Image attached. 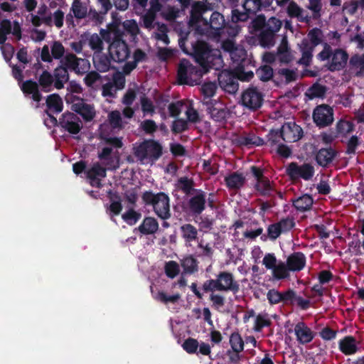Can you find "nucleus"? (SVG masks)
<instances>
[{
    "instance_id": "obj_1",
    "label": "nucleus",
    "mask_w": 364,
    "mask_h": 364,
    "mask_svg": "<svg viewBox=\"0 0 364 364\" xmlns=\"http://www.w3.org/2000/svg\"><path fill=\"white\" fill-rule=\"evenodd\" d=\"M282 26V21L271 17L267 21L264 14L255 17L251 22L252 33H255L259 44L263 48H269L275 43L277 33Z\"/></svg>"
},
{
    "instance_id": "obj_2",
    "label": "nucleus",
    "mask_w": 364,
    "mask_h": 364,
    "mask_svg": "<svg viewBox=\"0 0 364 364\" xmlns=\"http://www.w3.org/2000/svg\"><path fill=\"white\" fill-rule=\"evenodd\" d=\"M188 35L189 32H181L178 46L184 53L191 54L196 62L201 67L203 73H207L210 68L214 65L213 62L216 58V55L213 53V49L209 44L203 41L192 43V52L191 53L186 46Z\"/></svg>"
},
{
    "instance_id": "obj_3",
    "label": "nucleus",
    "mask_w": 364,
    "mask_h": 364,
    "mask_svg": "<svg viewBox=\"0 0 364 364\" xmlns=\"http://www.w3.org/2000/svg\"><path fill=\"white\" fill-rule=\"evenodd\" d=\"M100 35L105 42L109 43V55L117 63L124 62L130 55V50L124 39V33L119 28L114 27L110 30L100 31Z\"/></svg>"
},
{
    "instance_id": "obj_4",
    "label": "nucleus",
    "mask_w": 364,
    "mask_h": 364,
    "mask_svg": "<svg viewBox=\"0 0 364 364\" xmlns=\"http://www.w3.org/2000/svg\"><path fill=\"white\" fill-rule=\"evenodd\" d=\"M141 199L145 205L152 207L153 211L160 219L166 220L171 217L170 198L167 193L146 191L142 193Z\"/></svg>"
},
{
    "instance_id": "obj_5",
    "label": "nucleus",
    "mask_w": 364,
    "mask_h": 364,
    "mask_svg": "<svg viewBox=\"0 0 364 364\" xmlns=\"http://www.w3.org/2000/svg\"><path fill=\"white\" fill-rule=\"evenodd\" d=\"M54 77L48 70H43L38 77V82L32 80H27L22 82L21 90L26 95H31V98L36 102H40L43 98L39 90V86L43 92L51 91L52 86H54Z\"/></svg>"
},
{
    "instance_id": "obj_6",
    "label": "nucleus",
    "mask_w": 364,
    "mask_h": 364,
    "mask_svg": "<svg viewBox=\"0 0 364 364\" xmlns=\"http://www.w3.org/2000/svg\"><path fill=\"white\" fill-rule=\"evenodd\" d=\"M317 58L321 61L328 60L326 67L329 71L335 72L346 68L349 55L345 50L342 48L333 50L328 43H324L323 48L317 55Z\"/></svg>"
},
{
    "instance_id": "obj_7",
    "label": "nucleus",
    "mask_w": 364,
    "mask_h": 364,
    "mask_svg": "<svg viewBox=\"0 0 364 364\" xmlns=\"http://www.w3.org/2000/svg\"><path fill=\"white\" fill-rule=\"evenodd\" d=\"M202 290L205 293L212 291H232L237 294L240 291V284L235 279L232 273L227 271L220 272L216 279H210L205 281L202 285Z\"/></svg>"
},
{
    "instance_id": "obj_8",
    "label": "nucleus",
    "mask_w": 364,
    "mask_h": 364,
    "mask_svg": "<svg viewBox=\"0 0 364 364\" xmlns=\"http://www.w3.org/2000/svg\"><path fill=\"white\" fill-rule=\"evenodd\" d=\"M134 154L141 161L154 163L163 155V146L155 139H144L134 148Z\"/></svg>"
},
{
    "instance_id": "obj_9",
    "label": "nucleus",
    "mask_w": 364,
    "mask_h": 364,
    "mask_svg": "<svg viewBox=\"0 0 364 364\" xmlns=\"http://www.w3.org/2000/svg\"><path fill=\"white\" fill-rule=\"evenodd\" d=\"M204 74L203 71L193 65L187 59L180 60L177 70V80L179 85H194Z\"/></svg>"
},
{
    "instance_id": "obj_10",
    "label": "nucleus",
    "mask_w": 364,
    "mask_h": 364,
    "mask_svg": "<svg viewBox=\"0 0 364 364\" xmlns=\"http://www.w3.org/2000/svg\"><path fill=\"white\" fill-rule=\"evenodd\" d=\"M268 4H264L262 0H245L242 4L243 11L232 9L231 11V20L234 23L245 22L263 7Z\"/></svg>"
},
{
    "instance_id": "obj_11",
    "label": "nucleus",
    "mask_w": 364,
    "mask_h": 364,
    "mask_svg": "<svg viewBox=\"0 0 364 364\" xmlns=\"http://www.w3.org/2000/svg\"><path fill=\"white\" fill-rule=\"evenodd\" d=\"M228 23H225L223 15L218 11H213L208 21V18L205 20V34L208 32V30L210 29L213 31V33L216 36H220L222 32L221 30L224 28H227V33L232 36H235L237 35L239 31H240V28L235 25L234 27H227Z\"/></svg>"
},
{
    "instance_id": "obj_12",
    "label": "nucleus",
    "mask_w": 364,
    "mask_h": 364,
    "mask_svg": "<svg viewBox=\"0 0 364 364\" xmlns=\"http://www.w3.org/2000/svg\"><path fill=\"white\" fill-rule=\"evenodd\" d=\"M208 12L204 4L200 1L196 2L191 9L189 26L194 28L196 32L200 35L205 34V20L207 19L204 15Z\"/></svg>"
},
{
    "instance_id": "obj_13",
    "label": "nucleus",
    "mask_w": 364,
    "mask_h": 364,
    "mask_svg": "<svg viewBox=\"0 0 364 364\" xmlns=\"http://www.w3.org/2000/svg\"><path fill=\"white\" fill-rule=\"evenodd\" d=\"M264 102V95L257 87L250 86L243 91L241 95V103L246 108L252 111L259 109Z\"/></svg>"
},
{
    "instance_id": "obj_14",
    "label": "nucleus",
    "mask_w": 364,
    "mask_h": 364,
    "mask_svg": "<svg viewBox=\"0 0 364 364\" xmlns=\"http://www.w3.org/2000/svg\"><path fill=\"white\" fill-rule=\"evenodd\" d=\"M207 194L202 189L195 190L187 201V208L190 214L197 217L200 215L206 208Z\"/></svg>"
},
{
    "instance_id": "obj_15",
    "label": "nucleus",
    "mask_w": 364,
    "mask_h": 364,
    "mask_svg": "<svg viewBox=\"0 0 364 364\" xmlns=\"http://www.w3.org/2000/svg\"><path fill=\"white\" fill-rule=\"evenodd\" d=\"M313 119L319 128L330 126L333 122V108L326 104L316 106L313 112Z\"/></svg>"
},
{
    "instance_id": "obj_16",
    "label": "nucleus",
    "mask_w": 364,
    "mask_h": 364,
    "mask_svg": "<svg viewBox=\"0 0 364 364\" xmlns=\"http://www.w3.org/2000/svg\"><path fill=\"white\" fill-rule=\"evenodd\" d=\"M287 174L292 179L301 178L305 181L310 180L315 172L314 167L307 163L298 165L296 162H291L287 168Z\"/></svg>"
},
{
    "instance_id": "obj_17",
    "label": "nucleus",
    "mask_w": 364,
    "mask_h": 364,
    "mask_svg": "<svg viewBox=\"0 0 364 364\" xmlns=\"http://www.w3.org/2000/svg\"><path fill=\"white\" fill-rule=\"evenodd\" d=\"M59 127L70 134H77L82 128V122L75 114L66 112L59 118Z\"/></svg>"
},
{
    "instance_id": "obj_18",
    "label": "nucleus",
    "mask_w": 364,
    "mask_h": 364,
    "mask_svg": "<svg viewBox=\"0 0 364 364\" xmlns=\"http://www.w3.org/2000/svg\"><path fill=\"white\" fill-rule=\"evenodd\" d=\"M220 87L225 92L235 94L238 90L239 82L236 72L223 70L218 77Z\"/></svg>"
},
{
    "instance_id": "obj_19",
    "label": "nucleus",
    "mask_w": 364,
    "mask_h": 364,
    "mask_svg": "<svg viewBox=\"0 0 364 364\" xmlns=\"http://www.w3.org/2000/svg\"><path fill=\"white\" fill-rule=\"evenodd\" d=\"M281 129L283 140L288 143L298 141L304 135L302 128L295 122H285Z\"/></svg>"
},
{
    "instance_id": "obj_20",
    "label": "nucleus",
    "mask_w": 364,
    "mask_h": 364,
    "mask_svg": "<svg viewBox=\"0 0 364 364\" xmlns=\"http://www.w3.org/2000/svg\"><path fill=\"white\" fill-rule=\"evenodd\" d=\"M207 107V112L215 122H223L227 116L225 105L218 100H207L203 102Z\"/></svg>"
},
{
    "instance_id": "obj_21",
    "label": "nucleus",
    "mask_w": 364,
    "mask_h": 364,
    "mask_svg": "<svg viewBox=\"0 0 364 364\" xmlns=\"http://www.w3.org/2000/svg\"><path fill=\"white\" fill-rule=\"evenodd\" d=\"M296 341L299 344L306 345L311 343L316 333L304 321L298 322L294 329Z\"/></svg>"
},
{
    "instance_id": "obj_22",
    "label": "nucleus",
    "mask_w": 364,
    "mask_h": 364,
    "mask_svg": "<svg viewBox=\"0 0 364 364\" xmlns=\"http://www.w3.org/2000/svg\"><path fill=\"white\" fill-rule=\"evenodd\" d=\"M338 155V151L332 147L321 148L315 154V161L323 168H328Z\"/></svg>"
},
{
    "instance_id": "obj_23",
    "label": "nucleus",
    "mask_w": 364,
    "mask_h": 364,
    "mask_svg": "<svg viewBox=\"0 0 364 364\" xmlns=\"http://www.w3.org/2000/svg\"><path fill=\"white\" fill-rule=\"evenodd\" d=\"M358 344L354 336H346L338 341V349L345 355H352L359 351Z\"/></svg>"
},
{
    "instance_id": "obj_24",
    "label": "nucleus",
    "mask_w": 364,
    "mask_h": 364,
    "mask_svg": "<svg viewBox=\"0 0 364 364\" xmlns=\"http://www.w3.org/2000/svg\"><path fill=\"white\" fill-rule=\"evenodd\" d=\"M71 109L80 114L86 122L91 121L95 116V111L93 105L85 103L83 100L73 103Z\"/></svg>"
},
{
    "instance_id": "obj_25",
    "label": "nucleus",
    "mask_w": 364,
    "mask_h": 364,
    "mask_svg": "<svg viewBox=\"0 0 364 364\" xmlns=\"http://www.w3.org/2000/svg\"><path fill=\"white\" fill-rule=\"evenodd\" d=\"M225 186L230 191H239L245 184L246 178L242 173L232 172L224 178Z\"/></svg>"
},
{
    "instance_id": "obj_26",
    "label": "nucleus",
    "mask_w": 364,
    "mask_h": 364,
    "mask_svg": "<svg viewBox=\"0 0 364 364\" xmlns=\"http://www.w3.org/2000/svg\"><path fill=\"white\" fill-rule=\"evenodd\" d=\"M306 262L304 254L301 252H296L287 257L286 264L290 271L299 272L304 268Z\"/></svg>"
},
{
    "instance_id": "obj_27",
    "label": "nucleus",
    "mask_w": 364,
    "mask_h": 364,
    "mask_svg": "<svg viewBox=\"0 0 364 364\" xmlns=\"http://www.w3.org/2000/svg\"><path fill=\"white\" fill-rule=\"evenodd\" d=\"M180 235L186 246H191V243L198 240V230L191 223H186L180 227Z\"/></svg>"
},
{
    "instance_id": "obj_28",
    "label": "nucleus",
    "mask_w": 364,
    "mask_h": 364,
    "mask_svg": "<svg viewBox=\"0 0 364 364\" xmlns=\"http://www.w3.org/2000/svg\"><path fill=\"white\" fill-rule=\"evenodd\" d=\"M235 144L240 146H258L264 144V139L256 136L255 134L249 133L238 136L235 139Z\"/></svg>"
},
{
    "instance_id": "obj_29",
    "label": "nucleus",
    "mask_w": 364,
    "mask_h": 364,
    "mask_svg": "<svg viewBox=\"0 0 364 364\" xmlns=\"http://www.w3.org/2000/svg\"><path fill=\"white\" fill-rule=\"evenodd\" d=\"M159 223L155 218L147 216L145 217L140 224L136 228L141 235H154L159 230Z\"/></svg>"
},
{
    "instance_id": "obj_30",
    "label": "nucleus",
    "mask_w": 364,
    "mask_h": 364,
    "mask_svg": "<svg viewBox=\"0 0 364 364\" xmlns=\"http://www.w3.org/2000/svg\"><path fill=\"white\" fill-rule=\"evenodd\" d=\"M53 77L55 80L54 87L58 90H61L69 80L68 70L60 63L53 70Z\"/></svg>"
},
{
    "instance_id": "obj_31",
    "label": "nucleus",
    "mask_w": 364,
    "mask_h": 364,
    "mask_svg": "<svg viewBox=\"0 0 364 364\" xmlns=\"http://www.w3.org/2000/svg\"><path fill=\"white\" fill-rule=\"evenodd\" d=\"M178 191H181L187 196H191L195 193V182L192 178L188 176L180 177L175 184Z\"/></svg>"
},
{
    "instance_id": "obj_32",
    "label": "nucleus",
    "mask_w": 364,
    "mask_h": 364,
    "mask_svg": "<svg viewBox=\"0 0 364 364\" xmlns=\"http://www.w3.org/2000/svg\"><path fill=\"white\" fill-rule=\"evenodd\" d=\"M85 62V59L77 58L73 53H67L60 61V63L65 66L68 70L75 73H80V63Z\"/></svg>"
},
{
    "instance_id": "obj_33",
    "label": "nucleus",
    "mask_w": 364,
    "mask_h": 364,
    "mask_svg": "<svg viewBox=\"0 0 364 364\" xmlns=\"http://www.w3.org/2000/svg\"><path fill=\"white\" fill-rule=\"evenodd\" d=\"M112 58L106 54L99 53L93 55V64L98 72L105 73L111 68Z\"/></svg>"
},
{
    "instance_id": "obj_34",
    "label": "nucleus",
    "mask_w": 364,
    "mask_h": 364,
    "mask_svg": "<svg viewBox=\"0 0 364 364\" xmlns=\"http://www.w3.org/2000/svg\"><path fill=\"white\" fill-rule=\"evenodd\" d=\"M70 12L73 14V16L77 19H83L88 16V7L85 2H82L81 0H73L71 7Z\"/></svg>"
},
{
    "instance_id": "obj_35",
    "label": "nucleus",
    "mask_w": 364,
    "mask_h": 364,
    "mask_svg": "<svg viewBox=\"0 0 364 364\" xmlns=\"http://www.w3.org/2000/svg\"><path fill=\"white\" fill-rule=\"evenodd\" d=\"M313 203V198L309 194H304L292 200L293 206L300 212H305L310 210Z\"/></svg>"
},
{
    "instance_id": "obj_36",
    "label": "nucleus",
    "mask_w": 364,
    "mask_h": 364,
    "mask_svg": "<svg viewBox=\"0 0 364 364\" xmlns=\"http://www.w3.org/2000/svg\"><path fill=\"white\" fill-rule=\"evenodd\" d=\"M288 16L291 18H298L301 22L309 23L310 21V16L306 15L303 16V9L295 2L291 1L287 9Z\"/></svg>"
},
{
    "instance_id": "obj_37",
    "label": "nucleus",
    "mask_w": 364,
    "mask_h": 364,
    "mask_svg": "<svg viewBox=\"0 0 364 364\" xmlns=\"http://www.w3.org/2000/svg\"><path fill=\"white\" fill-rule=\"evenodd\" d=\"M255 188L260 193L261 196H273V193H274V188L272 183L267 177H265L259 182H256Z\"/></svg>"
},
{
    "instance_id": "obj_38",
    "label": "nucleus",
    "mask_w": 364,
    "mask_h": 364,
    "mask_svg": "<svg viewBox=\"0 0 364 364\" xmlns=\"http://www.w3.org/2000/svg\"><path fill=\"white\" fill-rule=\"evenodd\" d=\"M350 66L351 69L356 71L355 75L361 77L364 75V53L362 55L355 54L350 58Z\"/></svg>"
},
{
    "instance_id": "obj_39",
    "label": "nucleus",
    "mask_w": 364,
    "mask_h": 364,
    "mask_svg": "<svg viewBox=\"0 0 364 364\" xmlns=\"http://www.w3.org/2000/svg\"><path fill=\"white\" fill-rule=\"evenodd\" d=\"M107 168L102 166L99 162H95L86 171V176L89 180H94L96 178H105Z\"/></svg>"
},
{
    "instance_id": "obj_40",
    "label": "nucleus",
    "mask_w": 364,
    "mask_h": 364,
    "mask_svg": "<svg viewBox=\"0 0 364 364\" xmlns=\"http://www.w3.org/2000/svg\"><path fill=\"white\" fill-rule=\"evenodd\" d=\"M323 33L320 28H314L308 33L309 41L304 39L301 43H307L309 46L315 48L318 45L322 43Z\"/></svg>"
},
{
    "instance_id": "obj_41",
    "label": "nucleus",
    "mask_w": 364,
    "mask_h": 364,
    "mask_svg": "<svg viewBox=\"0 0 364 364\" xmlns=\"http://www.w3.org/2000/svg\"><path fill=\"white\" fill-rule=\"evenodd\" d=\"M46 105L49 110L56 113L62 112L63 108V100L58 94H51L47 97Z\"/></svg>"
},
{
    "instance_id": "obj_42",
    "label": "nucleus",
    "mask_w": 364,
    "mask_h": 364,
    "mask_svg": "<svg viewBox=\"0 0 364 364\" xmlns=\"http://www.w3.org/2000/svg\"><path fill=\"white\" fill-rule=\"evenodd\" d=\"M300 48L302 55L298 63L305 66L310 65L312 60L313 52L315 48L309 46L307 43H301Z\"/></svg>"
},
{
    "instance_id": "obj_43",
    "label": "nucleus",
    "mask_w": 364,
    "mask_h": 364,
    "mask_svg": "<svg viewBox=\"0 0 364 364\" xmlns=\"http://www.w3.org/2000/svg\"><path fill=\"white\" fill-rule=\"evenodd\" d=\"M181 267L186 274H193L198 270V262L193 255H188L181 260Z\"/></svg>"
},
{
    "instance_id": "obj_44",
    "label": "nucleus",
    "mask_w": 364,
    "mask_h": 364,
    "mask_svg": "<svg viewBox=\"0 0 364 364\" xmlns=\"http://www.w3.org/2000/svg\"><path fill=\"white\" fill-rule=\"evenodd\" d=\"M218 85L215 82H205L200 87V92L203 96V101L213 100L211 98L215 95Z\"/></svg>"
},
{
    "instance_id": "obj_45",
    "label": "nucleus",
    "mask_w": 364,
    "mask_h": 364,
    "mask_svg": "<svg viewBox=\"0 0 364 364\" xmlns=\"http://www.w3.org/2000/svg\"><path fill=\"white\" fill-rule=\"evenodd\" d=\"M272 324V321L267 313L259 314L256 316L253 330L255 332H260L263 328L269 327Z\"/></svg>"
},
{
    "instance_id": "obj_46",
    "label": "nucleus",
    "mask_w": 364,
    "mask_h": 364,
    "mask_svg": "<svg viewBox=\"0 0 364 364\" xmlns=\"http://www.w3.org/2000/svg\"><path fill=\"white\" fill-rule=\"evenodd\" d=\"M287 264L284 262H279L272 269V275L277 280L284 279L289 277Z\"/></svg>"
},
{
    "instance_id": "obj_47",
    "label": "nucleus",
    "mask_w": 364,
    "mask_h": 364,
    "mask_svg": "<svg viewBox=\"0 0 364 364\" xmlns=\"http://www.w3.org/2000/svg\"><path fill=\"white\" fill-rule=\"evenodd\" d=\"M103 41L102 36H100L97 33H94L90 36L89 38V46L90 48L95 51V54L102 53L104 47H103Z\"/></svg>"
},
{
    "instance_id": "obj_48",
    "label": "nucleus",
    "mask_w": 364,
    "mask_h": 364,
    "mask_svg": "<svg viewBox=\"0 0 364 364\" xmlns=\"http://www.w3.org/2000/svg\"><path fill=\"white\" fill-rule=\"evenodd\" d=\"M267 235H262L261 236L262 240H266L267 237L272 241L276 240L282 233L277 223L270 224L267 227Z\"/></svg>"
},
{
    "instance_id": "obj_49",
    "label": "nucleus",
    "mask_w": 364,
    "mask_h": 364,
    "mask_svg": "<svg viewBox=\"0 0 364 364\" xmlns=\"http://www.w3.org/2000/svg\"><path fill=\"white\" fill-rule=\"evenodd\" d=\"M141 218V213L136 211L133 208L129 209L122 215V218L129 225H135Z\"/></svg>"
},
{
    "instance_id": "obj_50",
    "label": "nucleus",
    "mask_w": 364,
    "mask_h": 364,
    "mask_svg": "<svg viewBox=\"0 0 364 364\" xmlns=\"http://www.w3.org/2000/svg\"><path fill=\"white\" fill-rule=\"evenodd\" d=\"M256 75L260 80L267 82L273 77V69L269 65H262L256 70Z\"/></svg>"
},
{
    "instance_id": "obj_51",
    "label": "nucleus",
    "mask_w": 364,
    "mask_h": 364,
    "mask_svg": "<svg viewBox=\"0 0 364 364\" xmlns=\"http://www.w3.org/2000/svg\"><path fill=\"white\" fill-rule=\"evenodd\" d=\"M230 344L235 352H241L244 349V342L239 333L234 332L231 334Z\"/></svg>"
},
{
    "instance_id": "obj_52",
    "label": "nucleus",
    "mask_w": 364,
    "mask_h": 364,
    "mask_svg": "<svg viewBox=\"0 0 364 364\" xmlns=\"http://www.w3.org/2000/svg\"><path fill=\"white\" fill-rule=\"evenodd\" d=\"M164 270L168 277L173 279L179 274L180 267L176 262L171 260L166 262Z\"/></svg>"
},
{
    "instance_id": "obj_53",
    "label": "nucleus",
    "mask_w": 364,
    "mask_h": 364,
    "mask_svg": "<svg viewBox=\"0 0 364 364\" xmlns=\"http://www.w3.org/2000/svg\"><path fill=\"white\" fill-rule=\"evenodd\" d=\"M326 92V87L319 83H314L309 89V97L311 99L314 97H321Z\"/></svg>"
},
{
    "instance_id": "obj_54",
    "label": "nucleus",
    "mask_w": 364,
    "mask_h": 364,
    "mask_svg": "<svg viewBox=\"0 0 364 364\" xmlns=\"http://www.w3.org/2000/svg\"><path fill=\"white\" fill-rule=\"evenodd\" d=\"M123 31L129 33L132 37H136L139 33L138 24L135 20H126L122 23Z\"/></svg>"
},
{
    "instance_id": "obj_55",
    "label": "nucleus",
    "mask_w": 364,
    "mask_h": 364,
    "mask_svg": "<svg viewBox=\"0 0 364 364\" xmlns=\"http://www.w3.org/2000/svg\"><path fill=\"white\" fill-rule=\"evenodd\" d=\"M215 291H209L210 293L209 300L212 303V307L215 310H220L225 304V299L223 296L215 294Z\"/></svg>"
},
{
    "instance_id": "obj_56",
    "label": "nucleus",
    "mask_w": 364,
    "mask_h": 364,
    "mask_svg": "<svg viewBox=\"0 0 364 364\" xmlns=\"http://www.w3.org/2000/svg\"><path fill=\"white\" fill-rule=\"evenodd\" d=\"M53 58L61 60L65 55V48L60 41H54L50 48Z\"/></svg>"
},
{
    "instance_id": "obj_57",
    "label": "nucleus",
    "mask_w": 364,
    "mask_h": 364,
    "mask_svg": "<svg viewBox=\"0 0 364 364\" xmlns=\"http://www.w3.org/2000/svg\"><path fill=\"white\" fill-rule=\"evenodd\" d=\"M353 129L354 124L350 121L341 119L336 124V131L341 134L350 133Z\"/></svg>"
},
{
    "instance_id": "obj_58",
    "label": "nucleus",
    "mask_w": 364,
    "mask_h": 364,
    "mask_svg": "<svg viewBox=\"0 0 364 364\" xmlns=\"http://www.w3.org/2000/svg\"><path fill=\"white\" fill-rule=\"evenodd\" d=\"M199 343L198 341L193 338H188L186 339L182 344V347L189 354H193L197 353Z\"/></svg>"
},
{
    "instance_id": "obj_59",
    "label": "nucleus",
    "mask_w": 364,
    "mask_h": 364,
    "mask_svg": "<svg viewBox=\"0 0 364 364\" xmlns=\"http://www.w3.org/2000/svg\"><path fill=\"white\" fill-rule=\"evenodd\" d=\"M277 223L282 233H286L290 231L295 226L294 218L290 217L282 218Z\"/></svg>"
},
{
    "instance_id": "obj_60",
    "label": "nucleus",
    "mask_w": 364,
    "mask_h": 364,
    "mask_svg": "<svg viewBox=\"0 0 364 364\" xmlns=\"http://www.w3.org/2000/svg\"><path fill=\"white\" fill-rule=\"evenodd\" d=\"M188 129V123L183 119H177L173 122L171 131L175 134L182 133Z\"/></svg>"
},
{
    "instance_id": "obj_61",
    "label": "nucleus",
    "mask_w": 364,
    "mask_h": 364,
    "mask_svg": "<svg viewBox=\"0 0 364 364\" xmlns=\"http://www.w3.org/2000/svg\"><path fill=\"white\" fill-rule=\"evenodd\" d=\"M102 77L96 71L89 72L84 78L85 85L89 87H93L95 84L102 80Z\"/></svg>"
},
{
    "instance_id": "obj_62",
    "label": "nucleus",
    "mask_w": 364,
    "mask_h": 364,
    "mask_svg": "<svg viewBox=\"0 0 364 364\" xmlns=\"http://www.w3.org/2000/svg\"><path fill=\"white\" fill-rule=\"evenodd\" d=\"M268 142L271 146L277 144L280 139H283V134H282V129H272L267 134Z\"/></svg>"
},
{
    "instance_id": "obj_63",
    "label": "nucleus",
    "mask_w": 364,
    "mask_h": 364,
    "mask_svg": "<svg viewBox=\"0 0 364 364\" xmlns=\"http://www.w3.org/2000/svg\"><path fill=\"white\" fill-rule=\"evenodd\" d=\"M117 90H122L125 85V77L122 73L117 71L112 75V80L110 81Z\"/></svg>"
},
{
    "instance_id": "obj_64",
    "label": "nucleus",
    "mask_w": 364,
    "mask_h": 364,
    "mask_svg": "<svg viewBox=\"0 0 364 364\" xmlns=\"http://www.w3.org/2000/svg\"><path fill=\"white\" fill-rule=\"evenodd\" d=\"M143 26L147 29H151L154 26V22L156 19V13L148 11L142 17Z\"/></svg>"
}]
</instances>
